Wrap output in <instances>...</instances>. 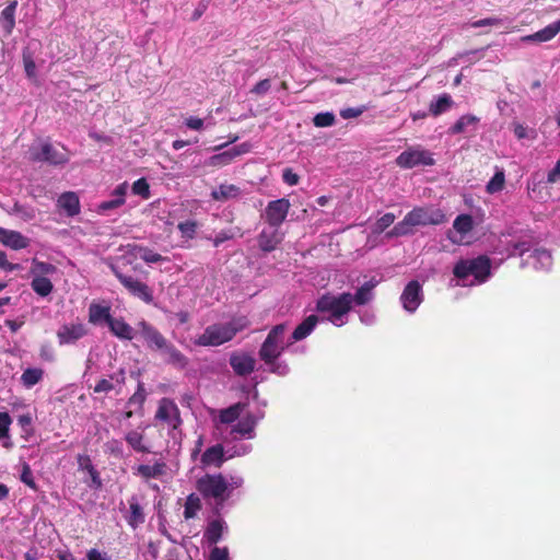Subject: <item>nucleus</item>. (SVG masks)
Masks as SVG:
<instances>
[{
	"mask_svg": "<svg viewBox=\"0 0 560 560\" xmlns=\"http://www.w3.org/2000/svg\"><path fill=\"white\" fill-rule=\"evenodd\" d=\"M233 233L229 230H222L220 231L215 237L213 238V246L219 247L223 242L229 241L233 238Z\"/></svg>",
	"mask_w": 560,
	"mask_h": 560,
	"instance_id": "60",
	"label": "nucleus"
},
{
	"mask_svg": "<svg viewBox=\"0 0 560 560\" xmlns=\"http://www.w3.org/2000/svg\"><path fill=\"white\" fill-rule=\"evenodd\" d=\"M88 334L85 326L81 323L62 325L57 331L60 346L75 343Z\"/></svg>",
	"mask_w": 560,
	"mask_h": 560,
	"instance_id": "15",
	"label": "nucleus"
},
{
	"mask_svg": "<svg viewBox=\"0 0 560 560\" xmlns=\"http://www.w3.org/2000/svg\"><path fill=\"white\" fill-rule=\"evenodd\" d=\"M145 389L142 383L138 384L136 393L128 399L129 405L142 406L145 401Z\"/></svg>",
	"mask_w": 560,
	"mask_h": 560,
	"instance_id": "52",
	"label": "nucleus"
},
{
	"mask_svg": "<svg viewBox=\"0 0 560 560\" xmlns=\"http://www.w3.org/2000/svg\"><path fill=\"white\" fill-rule=\"evenodd\" d=\"M140 335L152 351H162L167 346L168 340L151 324L145 320L138 323Z\"/></svg>",
	"mask_w": 560,
	"mask_h": 560,
	"instance_id": "14",
	"label": "nucleus"
},
{
	"mask_svg": "<svg viewBox=\"0 0 560 560\" xmlns=\"http://www.w3.org/2000/svg\"><path fill=\"white\" fill-rule=\"evenodd\" d=\"M453 105V100L451 95L444 93L436 97V100L432 101L429 105V110L433 116H440L441 114L447 112Z\"/></svg>",
	"mask_w": 560,
	"mask_h": 560,
	"instance_id": "33",
	"label": "nucleus"
},
{
	"mask_svg": "<svg viewBox=\"0 0 560 560\" xmlns=\"http://www.w3.org/2000/svg\"><path fill=\"white\" fill-rule=\"evenodd\" d=\"M88 560H110L106 553H102L97 549H90L86 553Z\"/></svg>",
	"mask_w": 560,
	"mask_h": 560,
	"instance_id": "64",
	"label": "nucleus"
},
{
	"mask_svg": "<svg viewBox=\"0 0 560 560\" xmlns=\"http://www.w3.org/2000/svg\"><path fill=\"white\" fill-rule=\"evenodd\" d=\"M44 376V371L39 368H28L26 369L22 375L21 381L23 385L27 388L33 387L37 383L42 381Z\"/></svg>",
	"mask_w": 560,
	"mask_h": 560,
	"instance_id": "39",
	"label": "nucleus"
},
{
	"mask_svg": "<svg viewBox=\"0 0 560 560\" xmlns=\"http://www.w3.org/2000/svg\"><path fill=\"white\" fill-rule=\"evenodd\" d=\"M501 24V20L498 18H487L478 20L471 23V27L478 28L483 26H494Z\"/></svg>",
	"mask_w": 560,
	"mask_h": 560,
	"instance_id": "59",
	"label": "nucleus"
},
{
	"mask_svg": "<svg viewBox=\"0 0 560 560\" xmlns=\"http://www.w3.org/2000/svg\"><path fill=\"white\" fill-rule=\"evenodd\" d=\"M165 463L156 462L154 465H139L137 474L144 479L158 478L165 472Z\"/></svg>",
	"mask_w": 560,
	"mask_h": 560,
	"instance_id": "35",
	"label": "nucleus"
},
{
	"mask_svg": "<svg viewBox=\"0 0 560 560\" xmlns=\"http://www.w3.org/2000/svg\"><path fill=\"white\" fill-rule=\"evenodd\" d=\"M290 207V201L285 198L272 200L267 205L265 220L270 228H279L284 222Z\"/></svg>",
	"mask_w": 560,
	"mask_h": 560,
	"instance_id": "12",
	"label": "nucleus"
},
{
	"mask_svg": "<svg viewBox=\"0 0 560 560\" xmlns=\"http://www.w3.org/2000/svg\"><path fill=\"white\" fill-rule=\"evenodd\" d=\"M528 250H529V244L528 243H526V242L515 243L513 245V250L511 253H509L508 256L509 257L515 256V255L523 256Z\"/></svg>",
	"mask_w": 560,
	"mask_h": 560,
	"instance_id": "61",
	"label": "nucleus"
},
{
	"mask_svg": "<svg viewBox=\"0 0 560 560\" xmlns=\"http://www.w3.org/2000/svg\"><path fill=\"white\" fill-rule=\"evenodd\" d=\"M163 355H165V362L177 368L185 369L189 360L188 358L179 351L171 341L167 342V346L160 351Z\"/></svg>",
	"mask_w": 560,
	"mask_h": 560,
	"instance_id": "22",
	"label": "nucleus"
},
{
	"mask_svg": "<svg viewBox=\"0 0 560 560\" xmlns=\"http://www.w3.org/2000/svg\"><path fill=\"white\" fill-rule=\"evenodd\" d=\"M445 221L446 215L440 208L433 206L416 207L386 233V237L392 238L410 235L413 233L416 226L439 225Z\"/></svg>",
	"mask_w": 560,
	"mask_h": 560,
	"instance_id": "1",
	"label": "nucleus"
},
{
	"mask_svg": "<svg viewBox=\"0 0 560 560\" xmlns=\"http://www.w3.org/2000/svg\"><path fill=\"white\" fill-rule=\"evenodd\" d=\"M127 189H128V183L127 182H124L121 184H119L112 192V196L115 198V199H121V200H125V197H126V194H127Z\"/></svg>",
	"mask_w": 560,
	"mask_h": 560,
	"instance_id": "62",
	"label": "nucleus"
},
{
	"mask_svg": "<svg viewBox=\"0 0 560 560\" xmlns=\"http://www.w3.org/2000/svg\"><path fill=\"white\" fill-rule=\"evenodd\" d=\"M243 153L244 151H241L238 148H232L228 151L211 156L210 164L212 166H225L232 163L236 156Z\"/></svg>",
	"mask_w": 560,
	"mask_h": 560,
	"instance_id": "36",
	"label": "nucleus"
},
{
	"mask_svg": "<svg viewBox=\"0 0 560 560\" xmlns=\"http://www.w3.org/2000/svg\"><path fill=\"white\" fill-rule=\"evenodd\" d=\"M453 275L456 280L455 285H480L491 277V260L485 255L471 259H460L455 264Z\"/></svg>",
	"mask_w": 560,
	"mask_h": 560,
	"instance_id": "2",
	"label": "nucleus"
},
{
	"mask_svg": "<svg viewBox=\"0 0 560 560\" xmlns=\"http://www.w3.org/2000/svg\"><path fill=\"white\" fill-rule=\"evenodd\" d=\"M198 224L194 220H187L184 222H179L177 229L182 233V235L186 238H194L197 232Z\"/></svg>",
	"mask_w": 560,
	"mask_h": 560,
	"instance_id": "48",
	"label": "nucleus"
},
{
	"mask_svg": "<svg viewBox=\"0 0 560 560\" xmlns=\"http://www.w3.org/2000/svg\"><path fill=\"white\" fill-rule=\"evenodd\" d=\"M315 328V313L310 314L296 328L293 330L290 343L301 341L306 338Z\"/></svg>",
	"mask_w": 560,
	"mask_h": 560,
	"instance_id": "29",
	"label": "nucleus"
},
{
	"mask_svg": "<svg viewBox=\"0 0 560 560\" xmlns=\"http://www.w3.org/2000/svg\"><path fill=\"white\" fill-rule=\"evenodd\" d=\"M255 425V417L253 415H247L233 425L231 434L234 439H237V436H249L254 431Z\"/></svg>",
	"mask_w": 560,
	"mask_h": 560,
	"instance_id": "30",
	"label": "nucleus"
},
{
	"mask_svg": "<svg viewBox=\"0 0 560 560\" xmlns=\"http://www.w3.org/2000/svg\"><path fill=\"white\" fill-rule=\"evenodd\" d=\"M224 528H226V526L222 518L210 521L203 532V539L209 545L218 544L223 536Z\"/></svg>",
	"mask_w": 560,
	"mask_h": 560,
	"instance_id": "25",
	"label": "nucleus"
},
{
	"mask_svg": "<svg viewBox=\"0 0 560 560\" xmlns=\"http://www.w3.org/2000/svg\"><path fill=\"white\" fill-rule=\"evenodd\" d=\"M112 271L130 295L141 300L145 304L153 303V290L145 282H142L132 276L125 275L115 266H112Z\"/></svg>",
	"mask_w": 560,
	"mask_h": 560,
	"instance_id": "10",
	"label": "nucleus"
},
{
	"mask_svg": "<svg viewBox=\"0 0 560 560\" xmlns=\"http://www.w3.org/2000/svg\"><path fill=\"white\" fill-rule=\"evenodd\" d=\"M378 281L376 279H371L366 282H364L355 292L354 295H352V304L355 305H365L370 301H372L374 294L373 290L377 285Z\"/></svg>",
	"mask_w": 560,
	"mask_h": 560,
	"instance_id": "27",
	"label": "nucleus"
},
{
	"mask_svg": "<svg viewBox=\"0 0 560 560\" xmlns=\"http://www.w3.org/2000/svg\"><path fill=\"white\" fill-rule=\"evenodd\" d=\"M423 301V292L421 284L413 280L410 281L404 289L400 295V302L404 310L408 313H413Z\"/></svg>",
	"mask_w": 560,
	"mask_h": 560,
	"instance_id": "13",
	"label": "nucleus"
},
{
	"mask_svg": "<svg viewBox=\"0 0 560 560\" xmlns=\"http://www.w3.org/2000/svg\"><path fill=\"white\" fill-rule=\"evenodd\" d=\"M78 464L81 469H84L88 471V474L91 477L92 485L94 488L98 489L102 487V480L100 477L98 471L93 466L91 458L88 455H79L78 456Z\"/></svg>",
	"mask_w": 560,
	"mask_h": 560,
	"instance_id": "32",
	"label": "nucleus"
},
{
	"mask_svg": "<svg viewBox=\"0 0 560 560\" xmlns=\"http://www.w3.org/2000/svg\"><path fill=\"white\" fill-rule=\"evenodd\" d=\"M242 190L234 184H221L218 188L211 191V198L215 201H228L236 199L241 196Z\"/></svg>",
	"mask_w": 560,
	"mask_h": 560,
	"instance_id": "26",
	"label": "nucleus"
},
{
	"mask_svg": "<svg viewBox=\"0 0 560 560\" xmlns=\"http://www.w3.org/2000/svg\"><path fill=\"white\" fill-rule=\"evenodd\" d=\"M505 174L502 170L495 172L492 178L488 182L486 190L488 194L493 195L500 192L504 188Z\"/></svg>",
	"mask_w": 560,
	"mask_h": 560,
	"instance_id": "43",
	"label": "nucleus"
},
{
	"mask_svg": "<svg viewBox=\"0 0 560 560\" xmlns=\"http://www.w3.org/2000/svg\"><path fill=\"white\" fill-rule=\"evenodd\" d=\"M396 164L400 168L410 170L418 166H432L435 164V159L431 151L421 145H412L396 158Z\"/></svg>",
	"mask_w": 560,
	"mask_h": 560,
	"instance_id": "8",
	"label": "nucleus"
},
{
	"mask_svg": "<svg viewBox=\"0 0 560 560\" xmlns=\"http://www.w3.org/2000/svg\"><path fill=\"white\" fill-rule=\"evenodd\" d=\"M112 317L109 306L92 303L89 307V322L92 324L105 322L108 325Z\"/></svg>",
	"mask_w": 560,
	"mask_h": 560,
	"instance_id": "31",
	"label": "nucleus"
},
{
	"mask_svg": "<svg viewBox=\"0 0 560 560\" xmlns=\"http://www.w3.org/2000/svg\"><path fill=\"white\" fill-rule=\"evenodd\" d=\"M28 153L32 162L47 163L52 166L65 165L70 160V152L65 145L58 150L48 140H39L30 148Z\"/></svg>",
	"mask_w": 560,
	"mask_h": 560,
	"instance_id": "6",
	"label": "nucleus"
},
{
	"mask_svg": "<svg viewBox=\"0 0 560 560\" xmlns=\"http://www.w3.org/2000/svg\"><path fill=\"white\" fill-rule=\"evenodd\" d=\"M196 488L203 499H213L218 506L223 505L233 490L222 474L205 475L197 480Z\"/></svg>",
	"mask_w": 560,
	"mask_h": 560,
	"instance_id": "5",
	"label": "nucleus"
},
{
	"mask_svg": "<svg viewBox=\"0 0 560 560\" xmlns=\"http://www.w3.org/2000/svg\"><path fill=\"white\" fill-rule=\"evenodd\" d=\"M131 189L135 195L141 196L144 199L150 197V185L144 177L137 179L132 184Z\"/></svg>",
	"mask_w": 560,
	"mask_h": 560,
	"instance_id": "49",
	"label": "nucleus"
},
{
	"mask_svg": "<svg viewBox=\"0 0 560 560\" xmlns=\"http://www.w3.org/2000/svg\"><path fill=\"white\" fill-rule=\"evenodd\" d=\"M299 179H300L299 175L295 172H293L292 168L287 167V168L283 170V172H282V180L287 185H289V186L298 185Z\"/></svg>",
	"mask_w": 560,
	"mask_h": 560,
	"instance_id": "55",
	"label": "nucleus"
},
{
	"mask_svg": "<svg viewBox=\"0 0 560 560\" xmlns=\"http://www.w3.org/2000/svg\"><path fill=\"white\" fill-rule=\"evenodd\" d=\"M365 106L343 108L340 110V116L343 119L355 118L362 115L365 112Z\"/></svg>",
	"mask_w": 560,
	"mask_h": 560,
	"instance_id": "53",
	"label": "nucleus"
},
{
	"mask_svg": "<svg viewBox=\"0 0 560 560\" xmlns=\"http://www.w3.org/2000/svg\"><path fill=\"white\" fill-rule=\"evenodd\" d=\"M124 203H125V200L113 198L110 200L101 202L97 207V211H98V213L104 214L109 210L117 209V208L121 207Z\"/></svg>",
	"mask_w": 560,
	"mask_h": 560,
	"instance_id": "51",
	"label": "nucleus"
},
{
	"mask_svg": "<svg viewBox=\"0 0 560 560\" xmlns=\"http://www.w3.org/2000/svg\"><path fill=\"white\" fill-rule=\"evenodd\" d=\"M224 447L222 444H215L208 447L201 455V464L206 467H221L224 462Z\"/></svg>",
	"mask_w": 560,
	"mask_h": 560,
	"instance_id": "23",
	"label": "nucleus"
},
{
	"mask_svg": "<svg viewBox=\"0 0 560 560\" xmlns=\"http://www.w3.org/2000/svg\"><path fill=\"white\" fill-rule=\"evenodd\" d=\"M285 324H279L271 328L259 349V358L267 365H272L284 350Z\"/></svg>",
	"mask_w": 560,
	"mask_h": 560,
	"instance_id": "7",
	"label": "nucleus"
},
{
	"mask_svg": "<svg viewBox=\"0 0 560 560\" xmlns=\"http://www.w3.org/2000/svg\"><path fill=\"white\" fill-rule=\"evenodd\" d=\"M335 121V116L331 113H319L317 114V127H328Z\"/></svg>",
	"mask_w": 560,
	"mask_h": 560,
	"instance_id": "58",
	"label": "nucleus"
},
{
	"mask_svg": "<svg viewBox=\"0 0 560 560\" xmlns=\"http://www.w3.org/2000/svg\"><path fill=\"white\" fill-rule=\"evenodd\" d=\"M395 214L387 212L383 214L372 226V232L374 234L383 233L387 228H389L395 222Z\"/></svg>",
	"mask_w": 560,
	"mask_h": 560,
	"instance_id": "46",
	"label": "nucleus"
},
{
	"mask_svg": "<svg viewBox=\"0 0 560 560\" xmlns=\"http://www.w3.org/2000/svg\"><path fill=\"white\" fill-rule=\"evenodd\" d=\"M282 240L283 234L278 231V228L264 229L257 237L258 246L265 253L275 250Z\"/></svg>",
	"mask_w": 560,
	"mask_h": 560,
	"instance_id": "17",
	"label": "nucleus"
},
{
	"mask_svg": "<svg viewBox=\"0 0 560 560\" xmlns=\"http://www.w3.org/2000/svg\"><path fill=\"white\" fill-rule=\"evenodd\" d=\"M56 271V267L52 264L39 261L37 259L33 260L31 272L34 277H44L45 275H50Z\"/></svg>",
	"mask_w": 560,
	"mask_h": 560,
	"instance_id": "45",
	"label": "nucleus"
},
{
	"mask_svg": "<svg viewBox=\"0 0 560 560\" xmlns=\"http://www.w3.org/2000/svg\"><path fill=\"white\" fill-rule=\"evenodd\" d=\"M57 208L63 210L68 217H75L80 213V199L73 191H66L57 199Z\"/></svg>",
	"mask_w": 560,
	"mask_h": 560,
	"instance_id": "20",
	"label": "nucleus"
},
{
	"mask_svg": "<svg viewBox=\"0 0 560 560\" xmlns=\"http://www.w3.org/2000/svg\"><path fill=\"white\" fill-rule=\"evenodd\" d=\"M200 508L201 504L199 498L195 497V494H190L185 503L184 517L186 520L195 517Z\"/></svg>",
	"mask_w": 560,
	"mask_h": 560,
	"instance_id": "47",
	"label": "nucleus"
},
{
	"mask_svg": "<svg viewBox=\"0 0 560 560\" xmlns=\"http://www.w3.org/2000/svg\"><path fill=\"white\" fill-rule=\"evenodd\" d=\"M18 2L13 1L1 11V20L7 34H10L15 25V10Z\"/></svg>",
	"mask_w": 560,
	"mask_h": 560,
	"instance_id": "38",
	"label": "nucleus"
},
{
	"mask_svg": "<svg viewBox=\"0 0 560 560\" xmlns=\"http://www.w3.org/2000/svg\"><path fill=\"white\" fill-rule=\"evenodd\" d=\"M155 419L167 423L173 430L178 429L183 423L177 405L166 397L160 399Z\"/></svg>",
	"mask_w": 560,
	"mask_h": 560,
	"instance_id": "11",
	"label": "nucleus"
},
{
	"mask_svg": "<svg viewBox=\"0 0 560 560\" xmlns=\"http://www.w3.org/2000/svg\"><path fill=\"white\" fill-rule=\"evenodd\" d=\"M129 446L139 453H148L149 448L143 444V434L138 431H129L125 436Z\"/></svg>",
	"mask_w": 560,
	"mask_h": 560,
	"instance_id": "40",
	"label": "nucleus"
},
{
	"mask_svg": "<svg viewBox=\"0 0 560 560\" xmlns=\"http://www.w3.org/2000/svg\"><path fill=\"white\" fill-rule=\"evenodd\" d=\"M21 481L23 483H25L27 487H30L31 489H34V490L37 489L34 477H33L32 469H31L30 465L26 463L22 467Z\"/></svg>",
	"mask_w": 560,
	"mask_h": 560,
	"instance_id": "50",
	"label": "nucleus"
},
{
	"mask_svg": "<svg viewBox=\"0 0 560 560\" xmlns=\"http://www.w3.org/2000/svg\"><path fill=\"white\" fill-rule=\"evenodd\" d=\"M244 407V404L236 402L225 409L220 410L219 421L223 424H231L235 422L240 418Z\"/></svg>",
	"mask_w": 560,
	"mask_h": 560,
	"instance_id": "34",
	"label": "nucleus"
},
{
	"mask_svg": "<svg viewBox=\"0 0 560 560\" xmlns=\"http://www.w3.org/2000/svg\"><path fill=\"white\" fill-rule=\"evenodd\" d=\"M135 249L137 250L136 256H139L143 261L148 264H156L167 260L166 257H163L159 253H155L148 247L135 246Z\"/></svg>",
	"mask_w": 560,
	"mask_h": 560,
	"instance_id": "41",
	"label": "nucleus"
},
{
	"mask_svg": "<svg viewBox=\"0 0 560 560\" xmlns=\"http://www.w3.org/2000/svg\"><path fill=\"white\" fill-rule=\"evenodd\" d=\"M209 560H229L228 547H213L210 551Z\"/></svg>",
	"mask_w": 560,
	"mask_h": 560,
	"instance_id": "54",
	"label": "nucleus"
},
{
	"mask_svg": "<svg viewBox=\"0 0 560 560\" xmlns=\"http://www.w3.org/2000/svg\"><path fill=\"white\" fill-rule=\"evenodd\" d=\"M479 121V118L475 115L467 114L460 116L456 122L451 127V133L457 135L465 131L468 126L476 125Z\"/></svg>",
	"mask_w": 560,
	"mask_h": 560,
	"instance_id": "42",
	"label": "nucleus"
},
{
	"mask_svg": "<svg viewBox=\"0 0 560 560\" xmlns=\"http://www.w3.org/2000/svg\"><path fill=\"white\" fill-rule=\"evenodd\" d=\"M12 420L8 412H0V435H9V428Z\"/></svg>",
	"mask_w": 560,
	"mask_h": 560,
	"instance_id": "57",
	"label": "nucleus"
},
{
	"mask_svg": "<svg viewBox=\"0 0 560 560\" xmlns=\"http://www.w3.org/2000/svg\"><path fill=\"white\" fill-rule=\"evenodd\" d=\"M230 365L238 376H247L254 372L256 360L248 353L233 352L230 355Z\"/></svg>",
	"mask_w": 560,
	"mask_h": 560,
	"instance_id": "16",
	"label": "nucleus"
},
{
	"mask_svg": "<svg viewBox=\"0 0 560 560\" xmlns=\"http://www.w3.org/2000/svg\"><path fill=\"white\" fill-rule=\"evenodd\" d=\"M560 179V159L557 161L555 167L548 173L547 180L553 184Z\"/></svg>",
	"mask_w": 560,
	"mask_h": 560,
	"instance_id": "63",
	"label": "nucleus"
},
{
	"mask_svg": "<svg viewBox=\"0 0 560 560\" xmlns=\"http://www.w3.org/2000/svg\"><path fill=\"white\" fill-rule=\"evenodd\" d=\"M352 306V295L342 293L339 295L326 294L317 300V324L328 322L336 327L348 323V315Z\"/></svg>",
	"mask_w": 560,
	"mask_h": 560,
	"instance_id": "3",
	"label": "nucleus"
},
{
	"mask_svg": "<svg viewBox=\"0 0 560 560\" xmlns=\"http://www.w3.org/2000/svg\"><path fill=\"white\" fill-rule=\"evenodd\" d=\"M271 83L269 79H264L256 83L253 89L250 90V93H254L256 95H262L266 94L270 90Z\"/></svg>",
	"mask_w": 560,
	"mask_h": 560,
	"instance_id": "56",
	"label": "nucleus"
},
{
	"mask_svg": "<svg viewBox=\"0 0 560 560\" xmlns=\"http://www.w3.org/2000/svg\"><path fill=\"white\" fill-rule=\"evenodd\" d=\"M249 325L246 317L233 318L225 324H213L208 326L195 341L200 347H218L232 340L237 332Z\"/></svg>",
	"mask_w": 560,
	"mask_h": 560,
	"instance_id": "4",
	"label": "nucleus"
},
{
	"mask_svg": "<svg viewBox=\"0 0 560 560\" xmlns=\"http://www.w3.org/2000/svg\"><path fill=\"white\" fill-rule=\"evenodd\" d=\"M0 243L12 249L19 250L28 246V238L18 231L0 228Z\"/></svg>",
	"mask_w": 560,
	"mask_h": 560,
	"instance_id": "21",
	"label": "nucleus"
},
{
	"mask_svg": "<svg viewBox=\"0 0 560 560\" xmlns=\"http://www.w3.org/2000/svg\"><path fill=\"white\" fill-rule=\"evenodd\" d=\"M559 32L560 19L534 34L523 36L521 40L523 43H547L553 39Z\"/></svg>",
	"mask_w": 560,
	"mask_h": 560,
	"instance_id": "19",
	"label": "nucleus"
},
{
	"mask_svg": "<svg viewBox=\"0 0 560 560\" xmlns=\"http://www.w3.org/2000/svg\"><path fill=\"white\" fill-rule=\"evenodd\" d=\"M128 503H129V510H130V513L129 515L126 517L127 520V523L129 526H131L132 528H137L140 524H143L144 523V520H145V515L143 513V509L142 506L140 505L139 503V500L137 498V495H132L129 500H128Z\"/></svg>",
	"mask_w": 560,
	"mask_h": 560,
	"instance_id": "28",
	"label": "nucleus"
},
{
	"mask_svg": "<svg viewBox=\"0 0 560 560\" xmlns=\"http://www.w3.org/2000/svg\"><path fill=\"white\" fill-rule=\"evenodd\" d=\"M31 287L35 293L43 298L49 295L54 289L51 281L46 277H33Z\"/></svg>",
	"mask_w": 560,
	"mask_h": 560,
	"instance_id": "37",
	"label": "nucleus"
},
{
	"mask_svg": "<svg viewBox=\"0 0 560 560\" xmlns=\"http://www.w3.org/2000/svg\"><path fill=\"white\" fill-rule=\"evenodd\" d=\"M107 326L115 337L121 340L133 339V328L122 317H112Z\"/></svg>",
	"mask_w": 560,
	"mask_h": 560,
	"instance_id": "24",
	"label": "nucleus"
},
{
	"mask_svg": "<svg viewBox=\"0 0 560 560\" xmlns=\"http://www.w3.org/2000/svg\"><path fill=\"white\" fill-rule=\"evenodd\" d=\"M119 374H120V376H121V377H120V380H119V378H117L115 375H110V376H109V380H107V378H101V380L96 383V385L94 386L93 392H94V393H96V394H101V393H109V392H112V390L114 389V384H113V382H112L113 380H115V378H116V381H117L118 383H122V382L125 381V376H124V375H125V372H124V370H120Z\"/></svg>",
	"mask_w": 560,
	"mask_h": 560,
	"instance_id": "44",
	"label": "nucleus"
},
{
	"mask_svg": "<svg viewBox=\"0 0 560 560\" xmlns=\"http://www.w3.org/2000/svg\"><path fill=\"white\" fill-rule=\"evenodd\" d=\"M475 229L474 218L468 213L458 214L452 229L447 231V240L455 245H469L472 243V231Z\"/></svg>",
	"mask_w": 560,
	"mask_h": 560,
	"instance_id": "9",
	"label": "nucleus"
},
{
	"mask_svg": "<svg viewBox=\"0 0 560 560\" xmlns=\"http://www.w3.org/2000/svg\"><path fill=\"white\" fill-rule=\"evenodd\" d=\"M523 265L532 266L536 270L549 271L552 267L551 253L545 248H536Z\"/></svg>",
	"mask_w": 560,
	"mask_h": 560,
	"instance_id": "18",
	"label": "nucleus"
}]
</instances>
